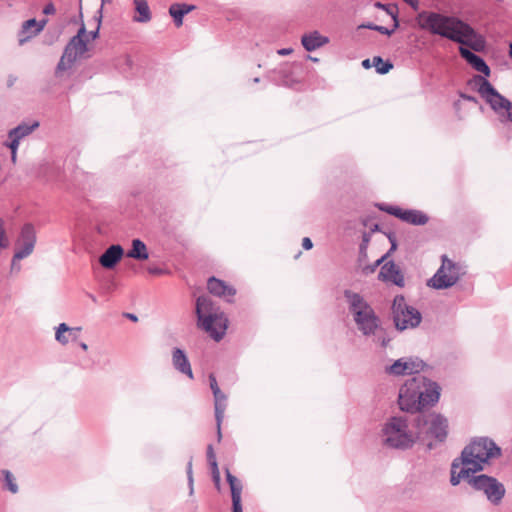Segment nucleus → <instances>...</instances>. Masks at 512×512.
Masks as SVG:
<instances>
[{"instance_id": "f257e3e1", "label": "nucleus", "mask_w": 512, "mask_h": 512, "mask_svg": "<svg viewBox=\"0 0 512 512\" xmlns=\"http://www.w3.org/2000/svg\"><path fill=\"white\" fill-rule=\"evenodd\" d=\"M421 30L440 36L460 45H466L475 51L483 49L484 41L475 29L457 16L436 11L422 10L415 17Z\"/></svg>"}, {"instance_id": "f03ea898", "label": "nucleus", "mask_w": 512, "mask_h": 512, "mask_svg": "<svg viewBox=\"0 0 512 512\" xmlns=\"http://www.w3.org/2000/svg\"><path fill=\"white\" fill-rule=\"evenodd\" d=\"M440 396L439 385L418 374L408 379L400 388L398 395L399 408L402 411L415 413L427 406L434 405Z\"/></svg>"}, {"instance_id": "7ed1b4c3", "label": "nucleus", "mask_w": 512, "mask_h": 512, "mask_svg": "<svg viewBox=\"0 0 512 512\" xmlns=\"http://www.w3.org/2000/svg\"><path fill=\"white\" fill-rule=\"evenodd\" d=\"M348 310L353 316L357 329L364 336H376L381 329V319L365 298L350 289L343 292Z\"/></svg>"}, {"instance_id": "20e7f679", "label": "nucleus", "mask_w": 512, "mask_h": 512, "mask_svg": "<svg viewBox=\"0 0 512 512\" xmlns=\"http://www.w3.org/2000/svg\"><path fill=\"white\" fill-rule=\"evenodd\" d=\"M198 325L216 342L223 339L228 328L225 313L211 300L198 297L195 307Z\"/></svg>"}, {"instance_id": "39448f33", "label": "nucleus", "mask_w": 512, "mask_h": 512, "mask_svg": "<svg viewBox=\"0 0 512 512\" xmlns=\"http://www.w3.org/2000/svg\"><path fill=\"white\" fill-rule=\"evenodd\" d=\"M501 455V449L496 443L488 437H480L471 441L461 452L460 463L469 465L476 472L484 469V464L489 459L497 458Z\"/></svg>"}, {"instance_id": "423d86ee", "label": "nucleus", "mask_w": 512, "mask_h": 512, "mask_svg": "<svg viewBox=\"0 0 512 512\" xmlns=\"http://www.w3.org/2000/svg\"><path fill=\"white\" fill-rule=\"evenodd\" d=\"M383 443L387 447L406 450L413 446L415 437L407 420L401 416L390 417L382 428Z\"/></svg>"}, {"instance_id": "0eeeda50", "label": "nucleus", "mask_w": 512, "mask_h": 512, "mask_svg": "<svg viewBox=\"0 0 512 512\" xmlns=\"http://www.w3.org/2000/svg\"><path fill=\"white\" fill-rule=\"evenodd\" d=\"M474 85L480 96L498 114H506L507 120L512 122V102L501 95L496 88L482 75H474L468 82Z\"/></svg>"}, {"instance_id": "6e6552de", "label": "nucleus", "mask_w": 512, "mask_h": 512, "mask_svg": "<svg viewBox=\"0 0 512 512\" xmlns=\"http://www.w3.org/2000/svg\"><path fill=\"white\" fill-rule=\"evenodd\" d=\"M417 438L425 441L435 439L444 442L448 435V421L440 414L420 415L416 419Z\"/></svg>"}, {"instance_id": "1a4fd4ad", "label": "nucleus", "mask_w": 512, "mask_h": 512, "mask_svg": "<svg viewBox=\"0 0 512 512\" xmlns=\"http://www.w3.org/2000/svg\"><path fill=\"white\" fill-rule=\"evenodd\" d=\"M391 311L394 325L399 331L416 328L421 323V312L415 307L408 305L403 295L395 296Z\"/></svg>"}, {"instance_id": "9d476101", "label": "nucleus", "mask_w": 512, "mask_h": 512, "mask_svg": "<svg viewBox=\"0 0 512 512\" xmlns=\"http://www.w3.org/2000/svg\"><path fill=\"white\" fill-rule=\"evenodd\" d=\"M86 35L85 25L82 24L78 29V32L73 36L65 46L63 55L57 65L56 73L66 71L72 67L78 57L83 56L87 48V42L84 40Z\"/></svg>"}, {"instance_id": "9b49d317", "label": "nucleus", "mask_w": 512, "mask_h": 512, "mask_svg": "<svg viewBox=\"0 0 512 512\" xmlns=\"http://www.w3.org/2000/svg\"><path fill=\"white\" fill-rule=\"evenodd\" d=\"M469 485L474 490L482 492L487 500L495 506L502 502L506 493V489L500 481L486 474L472 476L469 479Z\"/></svg>"}, {"instance_id": "f8f14e48", "label": "nucleus", "mask_w": 512, "mask_h": 512, "mask_svg": "<svg viewBox=\"0 0 512 512\" xmlns=\"http://www.w3.org/2000/svg\"><path fill=\"white\" fill-rule=\"evenodd\" d=\"M442 265L428 281V285L435 289H447L457 283L460 278V266L442 255Z\"/></svg>"}, {"instance_id": "ddd939ff", "label": "nucleus", "mask_w": 512, "mask_h": 512, "mask_svg": "<svg viewBox=\"0 0 512 512\" xmlns=\"http://www.w3.org/2000/svg\"><path fill=\"white\" fill-rule=\"evenodd\" d=\"M35 244L36 232L34 226L30 223H26L22 227L20 234L15 242V253L11 262L12 271L20 270V266L17 265L16 262L28 257L33 252Z\"/></svg>"}, {"instance_id": "4468645a", "label": "nucleus", "mask_w": 512, "mask_h": 512, "mask_svg": "<svg viewBox=\"0 0 512 512\" xmlns=\"http://www.w3.org/2000/svg\"><path fill=\"white\" fill-rule=\"evenodd\" d=\"M425 366V362L417 357H403L386 366L385 373L391 376L418 375Z\"/></svg>"}, {"instance_id": "2eb2a0df", "label": "nucleus", "mask_w": 512, "mask_h": 512, "mask_svg": "<svg viewBox=\"0 0 512 512\" xmlns=\"http://www.w3.org/2000/svg\"><path fill=\"white\" fill-rule=\"evenodd\" d=\"M207 289L210 294L223 298L229 303L233 302V298L236 295V289L233 286L214 276L207 280Z\"/></svg>"}, {"instance_id": "dca6fc26", "label": "nucleus", "mask_w": 512, "mask_h": 512, "mask_svg": "<svg viewBox=\"0 0 512 512\" xmlns=\"http://www.w3.org/2000/svg\"><path fill=\"white\" fill-rule=\"evenodd\" d=\"M378 278L385 282H391L398 287H403L405 285L402 271L392 260L387 261L382 265Z\"/></svg>"}, {"instance_id": "f3484780", "label": "nucleus", "mask_w": 512, "mask_h": 512, "mask_svg": "<svg viewBox=\"0 0 512 512\" xmlns=\"http://www.w3.org/2000/svg\"><path fill=\"white\" fill-rule=\"evenodd\" d=\"M47 23V19L36 21V19L33 18L24 21L18 33L19 44L23 45L25 42L38 35L44 29Z\"/></svg>"}, {"instance_id": "a211bd4d", "label": "nucleus", "mask_w": 512, "mask_h": 512, "mask_svg": "<svg viewBox=\"0 0 512 512\" xmlns=\"http://www.w3.org/2000/svg\"><path fill=\"white\" fill-rule=\"evenodd\" d=\"M460 56L477 72L482 73L484 78L489 77L491 70L485 60L478 54L472 52L468 48H459Z\"/></svg>"}, {"instance_id": "6ab92c4d", "label": "nucleus", "mask_w": 512, "mask_h": 512, "mask_svg": "<svg viewBox=\"0 0 512 512\" xmlns=\"http://www.w3.org/2000/svg\"><path fill=\"white\" fill-rule=\"evenodd\" d=\"M123 255V247L120 244H113L99 257V263L105 269H113L122 259Z\"/></svg>"}, {"instance_id": "aec40b11", "label": "nucleus", "mask_w": 512, "mask_h": 512, "mask_svg": "<svg viewBox=\"0 0 512 512\" xmlns=\"http://www.w3.org/2000/svg\"><path fill=\"white\" fill-rule=\"evenodd\" d=\"M476 471L469 465L460 463V458H455L451 464V477L450 483L452 486H457L462 479H466L469 483V479L473 476L472 474Z\"/></svg>"}, {"instance_id": "412c9836", "label": "nucleus", "mask_w": 512, "mask_h": 512, "mask_svg": "<svg viewBox=\"0 0 512 512\" xmlns=\"http://www.w3.org/2000/svg\"><path fill=\"white\" fill-rule=\"evenodd\" d=\"M172 363L176 370L192 378V368L185 352L180 348H174Z\"/></svg>"}, {"instance_id": "4be33fe9", "label": "nucleus", "mask_w": 512, "mask_h": 512, "mask_svg": "<svg viewBox=\"0 0 512 512\" xmlns=\"http://www.w3.org/2000/svg\"><path fill=\"white\" fill-rule=\"evenodd\" d=\"M328 42V37L322 36L318 31L304 34L301 38V43L304 49L308 52L314 51L327 44Z\"/></svg>"}, {"instance_id": "5701e85b", "label": "nucleus", "mask_w": 512, "mask_h": 512, "mask_svg": "<svg viewBox=\"0 0 512 512\" xmlns=\"http://www.w3.org/2000/svg\"><path fill=\"white\" fill-rule=\"evenodd\" d=\"M34 130H9L8 138L9 142L6 143L7 147L11 150V160L13 163L16 162L17 149L20 140L30 135Z\"/></svg>"}, {"instance_id": "b1692460", "label": "nucleus", "mask_w": 512, "mask_h": 512, "mask_svg": "<svg viewBox=\"0 0 512 512\" xmlns=\"http://www.w3.org/2000/svg\"><path fill=\"white\" fill-rule=\"evenodd\" d=\"M127 257L138 261H144L149 258L146 244L140 239H133L131 249L127 252Z\"/></svg>"}, {"instance_id": "393cba45", "label": "nucleus", "mask_w": 512, "mask_h": 512, "mask_svg": "<svg viewBox=\"0 0 512 512\" xmlns=\"http://www.w3.org/2000/svg\"><path fill=\"white\" fill-rule=\"evenodd\" d=\"M192 11V5L174 3L169 8V14L173 18L176 27H180L183 24V17Z\"/></svg>"}, {"instance_id": "a878e982", "label": "nucleus", "mask_w": 512, "mask_h": 512, "mask_svg": "<svg viewBox=\"0 0 512 512\" xmlns=\"http://www.w3.org/2000/svg\"><path fill=\"white\" fill-rule=\"evenodd\" d=\"M403 215V221L412 225H425L429 221V217L420 210L406 209Z\"/></svg>"}, {"instance_id": "bb28decb", "label": "nucleus", "mask_w": 512, "mask_h": 512, "mask_svg": "<svg viewBox=\"0 0 512 512\" xmlns=\"http://www.w3.org/2000/svg\"><path fill=\"white\" fill-rule=\"evenodd\" d=\"M135 9L138 16L134 17V21L139 23H147L151 20V12L146 0H134Z\"/></svg>"}, {"instance_id": "cd10ccee", "label": "nucleus", "mask_w": 512, "mask_h": 512, "mask_svg": "<svg viewBox=\"0 0 512 512\" xmlns=\"http://www.w3.org/2000/svg\"><path fill=\"white\" fill-rule=\"evenodd\" d=\"M215 399V417L217 421V428H218V438H221V431L220 426L223 419L224 411L226 408V396L220 391V394H217V396H214Z\"/></svg>"}, {"instance_id": "c85d7f7f", "label": "nucleus", "mask_w": 512, "mask_h": 512, "mask_svg": "<svg viewBox=\"0 0 512 512\" xmlns=\"http://www.w3.org/2000/svg\"><path fill=\"white\" fill-rule=\"evenodd\" d=\"M226 480L230 486L232 500L241 499L242 484L228 469H226Z\"/></svg>"}, {"instance_id": "c756f323", "label": "nucleus", "mask_w": 512, "mask_h": 512, "mask_svg": "<svg viewBox=\"0 0 512 512\" xmlns=\"http://www.w3.org/2000/svg\"><path fill=\"white\" fill-rule=\"evenodd\" d=\"M372 62L378 74L384 75L393 69V63L390 60H384L381 56H374Z\"/></svg>"}, {"instance_id": "7c9ffc66", "label": "nucleus", "mask_w": 512, "mask_h": 512, "mask_svg": "<svg viewBox=\"0 0 512 512\" xmlns=\"http://www.w3.org/2000/svg\"><path fill=\"white\" fill-rule=\"evenodd\" d=\"M398 14V9H392V12L389 11V16L393 20V27L389 29L385 26L378 25L377 32L383 35L391 36L400 26Z\"/></svg>"}, {"instance_id": "2f4dec72", "label": "nucleus", "mask_w": 512, "mask_h": 512, "mask_svg": "<svg viewBox=\"0 0 512 512\" xmlns=\"http://www.w3.org/2000/svg\"><path fill=\"white\" fill-rule=\"evenodd\" d=\"M388 238L391 243L390 249L383 256H381L378 260H376L375 263L371 267H366L365 270H368L369 272H373L397 249V242H396L395 236L390 234L388 236Z\"/></svg>"}, {"instance_id": "473e14b6", "label": "nucleus", "mask_w": 512, "mask_h": 512, "mask_svg": "<svg viewBox=\"0 0 512 512\" xmlns=\"http://www.w3.org/2000/svg\"><path fill=\"white\" fill-rule=\"evenodd\" d=\"M3 476V486L5 489L9 490L11 493L16 494L19 490L18 485L16 483L15 477L13 474L7 470L4 469L1 471Z\"/></svg>"}, {"instance_id": "72a5a7b5", "label": "nucleus", "mask_w": 512, "mask_h": 512, "mask_svg": "<svg viewBox=\"0 0 512 512\" xmlns=\"http://www.w3.org/2000/svg\"><path fill=\"white\" fill-rule=\"evenodd\" d=\"M80 330H81L80 327L71 328L66 323H61V324H59V326L56 330L55 338L59 343L67 344L68 338L64 335V332L72 333L73 331H80Z\"/></svg>"}, {"instance_id": "f704fd0d", "label": "nucleus", "mask_w": 512, "mask_h": 512, "mask_svg": "<svg viewBox=\"0 0 512 512\" xmlns=\"http://www.w3.org/2000/svg\"><path fill=\"white\" fill-rule=\"evenodd\" d=\"M379 208H380V210L385 211L388 214L393 215L403 221V217H404L403 214H405L406 210L401 209L398 206H386V205H380Z\"/></svg>"}, {"instance_id": "c9c22d12", "label": "nucleus", "mask_w": 512, "mask_h": 512, "mask_svg": "<svg viewBox=\"0 0 512 512\" xmlns=\"http://www.w3.org/2000/svg\"><path fill=\"white\" fill-rule=\"evenodd\" d=\"M211 470H212L213 482H214L216 488L219 490L221 478H220V472L218 469L217 461L215 459H213V461H211Z\"/></svg>"}, {"instance_id": "e433bc0d", "label": "nucleus", "mask_w": 512, "mask_h": 512, "mask_svg": "<svg viewBox=\"0 0 512 512\" xmlns=\"http://www.w3.org/2000/svg\"><path fill=\"white\" fill-rule=\"evenodd\" d=\"M211 470H212L213 482H214L216 488L219 490L221 478H220V472L218 469L217 461L215 459H213V461H211Z\"/></svg>"}, {"instance_id": "4c0bfd02", "label": "nucleus", "mask_w": 512, "mask_h": 512, "mask_svg": "<svg viewBox=\"0 0 512 512\" xmlns=\"http://www.w3.org/2000/svg\"><path fill=\"white\" fill-rule=\"evenodd\" d=\"M8 239L6 237L4 222L0 219V249H5L8 247Z\"/></svg>"}, {"instance_id": "58836bf2", "label": "nucleus", "mask_w": 512, "mask_h": 512, "mask_svg": "<svg viewBox=\"0 0 512 512\" xmlns=\"http://www.w3.org/2000/svg\"><path fill=\"white\" fill-rule=\"evenodd\" d=\"M98 13H99V15L95 16V20L97 22V26H96L95 30L90 31V33H89V36H90V38L92 40H95L99 36V29H100L101 19H102V10L100 9L98 11Z\"/></svg>"}, {"instance_id": "ea45409f", "label": "nucleus", "mask_w": 512, "mask_h": 512, "mask_svg": "<svg viewBox=\"0 0 512 512\" xmlns=\"http://www.w3.org/2000/svg\"><path fill=\"white\" fill-rule=\"evenodd\" d=\"M187 482L189 487V493L192 494V459L187 463Z\"/></svg>"}, {"instance_id": "a19ab883", "label": "nucleus", "mask_w": 512, "mask_h": 512, "mask_svg": "<svg viewBox=\"0 0 512 512\" xmlns=\"http://www.w3.org/2000/svg\"><path fill=\"white\" fill-rule=\"evenodd\" d=\"M374 6L378 9L384 10L389 15V11L392 12V9H398L397 6H391L388 4L381 3L379 1L374 3Z\"/></svg>"}, {"instance_id": "79ce46f5", "label": "nucleus", "mask_w": 512, "mask_h": 512, "mask_svg": "<svg viewBox=\"0 0 512 512\" xmlns=\"http://www.w3.org/2000/svg\"><path fill=\"white\" fill-rule=\"evenodd\" d=\"M209 380H210V387H211V389L213 391V395L217 396V394H220V388L218 387L216 378L214 377L213 374H211L209 376Z\"/></svg>"}, {"instance_id": "37998d69", "label": "nucleus", "mask_w": 512, "mask_h": 512, "mask_svg": "<svg viewBox=\"0 0 512 512\" xmlns=\"http://www.w3.org/2000/svg\"><path fill=\"white\" fill-rule=\"evenodd\" d=\"M39 127V122L38 121H29V122H22L20 124H18L15 128H29V129H32V128H38Z\"/></svg>"}, {"instance_id": "c03bdc74", "label": "nucleus", "mask_w": 512, "mask_h": 512, "mask_svg": "<svg viewBox=\"0 0 512 512\" xmlns=\"http://www.w3.org/2000/svg\"><path fill=\"white\" fill-rule=\"evenodd\" d=\"M459 97L463 100L478 104V99L473 95L466 94L464 92H459Z\"/></svg>"}, {"instance_id": "a18cd8bd", "label": "nucleus", "mask_w": 512, "mask_h": 512, "mask_svg": "<svg viewBox=\"0 0 512 512\" xmlns=\"http://www.w3.org/2000/svg\"><path fill=\"white\" fill-rule=\"evenodd\" d=\"M390 341L391 338L388 335H386V333H383L382 335L378 336V342L383 348L387 347Z\"/></svg>"}, {"instance_id": "49530a36", "label": "nucleus", "mask_w": 512, "mask_h": 512, "mask_svg": "<svg viewBox=\"0 0 512 512\" xmlns=\"http://www.w3.org/2000/svg\"><path fill=\"white\" fill-rule=\"evenodd\" d=\"M55 12H56V9L52 2L46 4L43 8V13L45 15H53V14H55Z\"/></svg>"}, {"instance_id": "de8ad7c7", "label": "nucleus", "mask_w": 512, "mask_h": 512, "mask_svg": "<svg viewBox=\"0 0 512 512\" xmlns=\"http://www.w3.org/2000/svg\"><path fill=\"white\" fill-rule=\"evenodd\" d=\"M232 508H233V512H243L242 505H241V499H233L232 500Z\"/></svg>"}, {"instance_id": "09e8293b", "label": "nucleus", "mask_w": 512, "mask_h": 512, "mask_svg": "<svg viewBox=\"0 0 512 512\" xmlns=\"http://www.w3.org/2000/svg\"><path fill=\"white\" fill-rule=\"evenodd\" d=\"M362 28L377 31L378 25L372 22H367L358 26V29Z\"/></svg>"}, {"instance_id": "8fccbe9b", "label": "nucleus", "mask_w": 512, "mask_h": 512, "mask_svg": "<svg viewBox=\"0 0 512 512\" xmlns=\"http://www.w3.org/2000/svg\"><path fill=\"white\" fill-rule=\"evenodd\" d=\"M302 246L305 250H309L313 247V243L309 237H305L302 240Z\"/></svg>"}, {"instance_id": "3c124183", "label": "nucleus", "mask_w": 512, "mask_h": 512, "mask_svg": "<svg viewBox=\"0 0 512 512\" xmlns=\"http://www.w3.org/2000/svg\"><path fill=\"white\" fill-rule=\"evenodd\" d=\"M407 3L414 11L419 9V0H403Z\"/></svg>"}, {"instance_id": "603ef678", "label": "nucleus", "mask_w": 512, "mask_h": 512, "mask_svg": "<svg viewBox=\"0 0 512 512\" xmlns=\"http://www.w3.org/2000/svg\"><path fill=\"white\" fill-rule=\"evenodd\" d=\"M207 457H208V461L210 464H211V461H213V459L216 460V457H215V454L213 452L211 445L208 446Z\"/></svg>"}, {"instance_id": "864d4df0", "label": "nucleus", "mask_w": 512, "mask_h": 512, "mask_svg": "<svg viewBox=\"0 0 512 512\" xmlns=\"http://www.w3.org/2000/svg\"><path fill=\"white\" fill-rule=\"evenodd\" d=\"M367 242H368V238L365 237L363 240V243L360 245V254L361 255H364V256L366 255Z\"/></svg>"}, {"instance_id": "5fc2aeb1", "label": "nucleus", "mask_w": 512, "mask_h": 512, "mask_svg": "<svg viewBox=\"0 0 512 512\" xmlns=\"http://www.w3.org/2000/svg\"><path fill=\"white\" fill-rule=\"evenodd\" d=\"M148 271H149L150 274H154V275H160L163 272V270L161 268H158V267L149 268Z\"/></svg>"}, {"instance_id": "6e6d98bb", "label": "nucleus", "mask_w": 512, "mask_h": 512, "mask_svg": "<svg viewBox=\"0 0 512 512\" xmlns=\"http://www.w3.org/2000/svg\"><path fill=\"white\" fill-rule=\"evenodd\" d=\"M292 52V49L291 48H282V49H279L278 50V54L279 55H282V56H285V55H288Z\"/></svg>"}, {"instance_id": "4d7b16f0", "label": "nucleus", "mask_w": 512, "mask_h": 512, "mask_svg": "<svg viewBox=\"0 0 512 512\" xmlns=\"http://www.w3.org/2000/svg\"><path fill=\"white\" fill-rule=\"evenodd\" d=\"M124 316L133 322H136L138 320V317L133 313H124Z\"/></svg>"}, {"instance_id": "13d9d810", "label": "nucleus", "mask_w": 512, "mask_h": 512, "mask_svg": "<svg viewBox=\"0 0 512 512\" xmlns=\"http://www.w3.org/2000/svg\"><path fill=\"white\" fill-rule=\"evenodd\" d=\"M362 66H363L364 68H366V69H367V68H370V67H371L370 59H365V60H363V61H362Z\"/></svg>"}, {"instance_id": "bf43d9fd", "label": "nucleus", "mask_w": 512, "mask_h": 512, "mask_svg": "<svg viewBox=\"0 0 512 512\" xmlns=\"http://www.w3.org/2000/svg\"><path fill=\"white\" fill-rule=\"evenodd\" d=\"M79 345H80V347H81L84 351H86V350L88 349L87 344H86V343H84V342H81Z\"/></svg>"}, {"instance_id": "052dcab7", "label": "nucleus", "mask_w": 512, "mask_h": 512, "mask_svg": "<svg viewBox=\"0 0 512 512\" xmlns=\"http://www.w3.org/2000/svg\"><path fill=\"white\" fill-rule=\"evenodd\" d=\"M509 57L512 60V43L509 44Z\"/></svg>"}, {"instance_id": "680f3d73", "label": "nucleus", "mask_w": 512, "mask_h": 512, "mask_svg": "<svg viewBox=\"0 0 512 512\" xmlns=\"http://www.w3.org/2000/svg\"><path fill=\"white\" fill-rule=\"evenodd\" d=\"M427 447L429 450H431L433 448V443L432 442H428L427 443Z\"/></svg>"}, {"instance_id": "e2e57ef3", "label": "nucleus", "mask_w": 512, "mask_h": 512, "mask_svg": "<svg viewBox=\"0 0 512 512\" xmlns=\"http://www.w3.org/2000/svg\"><path fill=\"white\" fill-rule=\"evenodd\" d=\"M78 332H79V331H73L72 333H69V334H70V335H73V337H74V338H76V336H77V333H78Z\"/></svg>"}, {"instance_id": "0e129e2a", "label": "nucleus", "mask_w": 512, "mask_h": 512, "mask_svg": "<svg viewBox=\"0 0 512 512\" xmlns=\"http://www.w3.org/2000/svg\"><path fill=\"white\" fill-rule=\"evenodd\" d=\"M15 81V78L14 79H9V83L8 85L11 86L13 84V82Z\"/></svg>"}, {"instance_id": "69168bd1", "label": "nucleus", "mask_w": 512, "mask_h": 512, "mask_svg": "<svg viewBox=\"0 0 512 512\" xmlns=\"http://www.w3.org/2000/svg\"><path fill=\"white\" fill-rule=\"evenodd\" d=\"M253 82H254V83H258V82H259V78H258V77L254 78V79H253Z\"/></svg>"}, {"instance_id": "338daca9", "label": "nucleus", "mask_w": 512, "mask_h": 512, "mask_svg": "<svg viewBox=\"0 0 512 512\" xmlns=\"http://www.w3.org/2000/svg\"><path fill=\"white\" fill-rule=\"evenodd\" d=\"M91 300L96 301V298L93 295H90Z\"/></svg>"}, {"instance_id": "774afa93", "label": "nucleus", "mask_w": 512, "mask_h": 512, "mask_svg": "<svg viewBox=\"0 0 512 512\" xmlns=\"http://www.w3.org/2000/svg\"><path fill=\"white\" fill-rule=\"evenodd\" d=\"M311 60H312V61H315V62H316V61H318V59H317V58H312V57H311Z\"/></svg>"}]
</instances>
